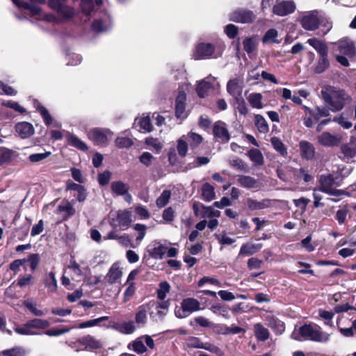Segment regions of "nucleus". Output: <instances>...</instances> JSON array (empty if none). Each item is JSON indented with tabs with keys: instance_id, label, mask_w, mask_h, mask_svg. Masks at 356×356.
<instances>
[{
	"instance_id": "680f3d73",
	"label": "nucleus",
	"mask_w": 356,
	"mask_h": 356,
	"mask_svg": "<svg viewBox=\"0 0 356 356\" xmlns=\"http://www.w3.org/2000/svg\"><path fill=\"white\" fill-rule=\"evenodd\" d=\"M145 144L151 147L156 152H159L163 147L162 143L157 139L149 137L145 139Z\"/></svg>"
},
{
	"instance_id": "f03ea898",
	"label": "nucleus",
	"mask_w": 356,
	"mask_h": 356,
	"mask_svg": "<svg viewBox=\"0 0 356 356\" xmlns=\"http://www.w3.org/2000/svg\"><path fill=\"white\" fill-rule=\"evenodd\" d=\"M321 94L325 104L332 112L341 110L349 99V96L343 90L331 86L323 87Z\"/></svg>"
},
{
	"instance_id": "864d4df0",
	"label": "nucleus",
	"mask_w": 356,
	"mask_h": 356,
	"mask_svg": "<svg viewBox=\"0 0 356 356\" xmlns=\"http://www.w3.org/2000/svg\"><path fill=\"white\" fill-rule=\"evenodd\" d=\"M330 108L326 107L316 106L314 111L313 118L318 121L321 118L327 117L330 115Z\"/></svg>"
},
{
	"instance_id": "79ce46f5",
	"label": "nucleus",
	"mask_w": 356,
	"mask_h": 356,
	"mask_svg": "<svg viewBox=\"0 0 356 356\" xmlns=\"http://www.w3.org/2000/svg\"><path fill=\"white\" fill-rule=\"evenodd\" d=\"M45 286L49 292H55L57 290V281L55 277V274L53 272H50L44 282Z\"/></svg>"
},
{
	"instance_id": "cd10ccee",
	"label": "nucleus",
	"mask_w": 356,
	"mask_h": 356,
	"mask_svg": "<svg viewBox=\"0 0 356 356\" xmlns=\"http://www.w3.org/2000/svg\"><path fill=\"white\" fill-rule=\"evenodd\" d=\"M300 148L301 151L302 156L309 160L312 159L315 153V149L312 144L306 141L302 140L300 142Z\"/></svg>"
},
{
	"instance_id": "39448f33",
	"label": "nucleus",
	"mask_w": 356,
	"mask_h": 356,
	"mask_svg": "<svg viewBox=\"0 0 356 356\" xmlns=\"http://www.w3.org/2000/svg\"><path fill=\"white\" fill-rule=\"evenodd\" d=\"M47 5L50 9L56 12L60 23L71 20L76 15L75 9L61 0H49Z\"/></svg>"
},
{
	"instance_id": "5701e85b",
	"label": "nucleus",
	"mask_w": 356,
	"mask_h": 356,
	"mask_svg": "<svg viewBox=\"0 0 356 356\" xmlns=\"http://www.w3.org/2000/svg\"><path fill=\"white\" fill-rule=\"evenodd\" d=\"M263 247L261 243H247L243 244L239 251V255L250 256L255 254Z\"/></svg>"
},
{
	"instance_id": "a18cd8bd",
	"label": "nucleus",
	"mask_w": 356,
	"mask_h": 356,
	"mask_svg": "<svg viewBox=\"0 0 356 356\" xmlns=\"http://www.w3.org/2000/svg\"><path fill=\"white\" fill-rule=\"evenodd\" d=\"M270 143L273 148L281 155L284 156L286 154V149L280 138L277 137H273L270 139Z\"/></svg>"
},
{
	"instance_id": "0eeeda50",
	"label": "nucleus",
	"mask_w": 356,
	"mask_h": 356,
	"mask_svg": "<svg viewBox=\"0 0 356 356\" xmlns=\"http://www.w3.org/2000/svg\"><path fill=\"white\" fill-rule=\"evenodd\" d=\"M200 309V302L197 300L193 298H187L182 300L181 309L175 310V315L179 318H183Z\"/></svg>"
},
{
	"instance_id": "423d86ee",
	"label": "nucleus",
	"mask_w": 356,
	"mask_h": 356,
	"mask_svg": "<svg viewBox=\"0 0 356 356\" xmlns=\"http://www.w3.org/2000/svg\"><path fill=\"white\" fill-rule=\"evenodd\" d=\"M222 48L211 43L202 42L195 49L193 56L196 60L216 58L222 56Z\"/></svg>"
},
{
	"instance_id": "412c9836",
	"label": "nucleus",
	"mask_w": 356,
	"mask_h": 356,
	"mask_svg": "<svg viewBox=\"0 0 356 356\" xmlns=\"http://www.w3.org/2000/svg\"><path fill=\"white\" fill-rule=\"evenodd\" d=\"M17 155L15 151L8 149L6 147H0V167H3L8 164H9L13 157Z\"/></svg>"
},
{
	"instance_id": "dca6fc26",
	"label": "nucleus",
	"mask_w": 356,
	"mask_h": 356,
	"mask_svg": "<svg viewBox=\"0 0 356 356\" xmlns=\"http://www.w3.org/2000/svg\"><path fill=\"white\" fill-rule=\"evenodd\" d=\"M122 276V271L118 264H113L106 276L107 282L111 284H115L120 282Z\"/></svg>"
},
{
	"instance_id": "f257e3e1",
	"label": "nucleus",
	"mask_w": 356,
	"mask_h": 356,
	"mask_svg": "<svg viewBox=\"0 0 356 356\" xmlns=\"http://www.w3.org/2000/svg\"><path fill=\"white\" fill-rule=\"evenodd\" d=\"M331 333L323 330L316 323H308L293 331L292 338L298 341H311L326 344L330 341Z\"/></svg>"
},
{
	"instance_id": "e2e57ef3",
	"label": "nucleus",
	"mask_w": 356,
	"mask_h": 356,
	"mask_svg": "<svg viewBox=\"0 0 356 356\" xmlns=\"http://www.w3.org/2000/svg\"><path fill=\"white\" fill-rule=\"evenodd\" d=\"M245 330L241 327L232 325V326H226L224 325L222 329V334H236L240 332L245 333Z\"/></svg>"
},
{
	"instance_id": "de8ad7c7",
	"label": "nucleus",
	"mask_w": 356,
	"mask_h": 356,
	"mask_svg": "<svg viewBox=\"0 0 356 356\" xmlns=\"http://www.w3.org/2000/svg\"><path fill=\"white\" fill-rule=\"evenodd\" d=\"M147 321V309L146 307L143 305L138 308V311L136 314V322L140 325H144Z\"/></svg>"
},
{
	"instance_id": "7c9ffc66",
	"label": "nucleus",
	"mask_w": 356,
	"mask_h": 356,
	"mask_svg": "<svg viewBox=\"0 0 356 356\" xmlns=\"http://www.w3.org/2000/svg\"><path fill=\"white\" fill-rule=\"evenodd\" d=\"M229 165L234 168V170L243 172H249V167L247 163H245L242 159L234 157L232 159H229L228 161Z\"/></svg>"
},
{
	"instance_id": "c9c22d12",
	"label": "nucleus",
	"mask_w": 356,
	"mask_h": 356,
	"mask_svg": "<svg viewBox=\"0 0 356 356\" xmlns=\"http://www.w3.org/2000/svg\"><path fill=\"white\" fill-rule=\"evenodd\" d=\"M13 1L17 6L29 10L32 15H38L42 13L41 8L38 6L32 5L28 2L19 1V0H13Z\"/></svg>"
},
{
	"instance_id": "09e8293b",
	"label": "nucleus",
	"mask_w": 356,
	"mask_h": 356,
	"mask_svg": "<svg viewBox=\"0 0 356 356\" xmlns=\"http://www.w3.org/2000/svg\"><path fill=\"white\" fill-rule=\"evenodd\" d=\"M23 304L33 315L36 316H43L45 314L44 311L37 309L35 303L32 300H26Z\"/></svg>"
},
{
	"instance_id": "58836bf2",
	"label": "nucleus",
	"mask_w": 356,
	"mask_h": 356,
	"mask_svg": "<svg viewBox=\"0 0 356 356\" xmlns=\"http://www.w3.org/2000/svg\"><path fill=\"white\" fill-rule=\"evenodd\" d=\"M111 189L113 193L116 195H123L128 192V186L121 181H113L111 184Z\"/></svg>"
},
{
	"instance_id": "5fc2aeb1",
	"label": "nucleus",
	"mask_w": 356,
	"mask_h": 356,
	"mask_svg": "<svg viewBox=\"0 0 356 356\" xmlns=\"http://www.w3.org/2000/svg\"><path fill=\"white\" fill-rule=\"evenodd\" d=\"M318 315L320 318L325 320V325L328 326H332V318L334 316V313L332 311H326L324 309L318 310Z\"/></svg>"
},
{
	"instance_id": "473e14b6",
	"label": "nucleus",
	"mask_w": 356,
	"mask_h": 356,
	"mask_svg": "<svg viewBox=\"0 0 356 356\" xmlns=\"http://www.w3.org/2000/svg\"><path fill=\"white\" fill-rule=\"evenodd\" d=\"M247 99L252 108L257 109H261L264 108V104L262 103L263 96L261 93H251L247 97Z\"/></svg>"
},
{
	"instance_id": "a211bd4d",
	"label": "nucleus",
	"mask_w": 356,
	"mask_h": 356,
	"mask_svg": "<svg viewBox=\"0 0 356 356\" xmlns=\"http://www.w3.org/2000/svg\"><path fill=\"white\" fill-rule=\"evenodd\" d=\"M15 129L22 138H27L34 134L33 125L26 122L17 123L15 126Z\"/></svg>"
},
{
	"instance_id": "338daca9",
	"label": "nucleus",
	"mask_w": 356,
	"mask_h": 356,
	"mask_svg": "<svg viewBox=\"0 0 356 356\" xmlns=\"http://www.w3.org/2000/svg\"><path fill=\"white\" fill-rule=\"evenodd\" d=\"M37 109L40 113L41 115L42 116L44 121L47 125H49L52 122V118L49 113L48 111L42 105L38 104L37 106Z\"/></svg>"
},
{
	"instance_id": "4c0bfd02",
	"label": "nucleus",
	"mask_w": 356,
	"mask_h": 356,
	"mask_svg": "<svg viewBox=\"0 0 356 356\" xmlns=\"http://www.w3.org/2000/svg\"><path fill=\"white\" fill-rule=\"evenodd\" d=\"M254 334L259 341H264L269 337V332L267 328L260 323H257L254 326Z\"/></svg>"
},
{
	"instance_id": "f8f14e48",
	"label": "nucleus",
	"mask_w": 356,
	"mask_h": 356,
	"mask_svg": "<svg viewBox=\"0 0 356 356\" xmlns=\"http://www.w3.org/2000/svg\"><path fill=\"white\" fill-rule=\"evenodd\" d=\"M318 142L325 147L337 146L341 143V137L339 134H331L324 131L317 137Z\"/></svg>"
},
{
	"instance_id": "052dcab7",
	"label": "nucleus",
	"mask_w": 356,
	"mask_h": 356,
	"mask_svg": "<svg viewBox=\"0 0 356 356\" xmlns=\"http://www.w3.org/2000/svg\"><path fill=\"white\" fill-rule=\"evenodd\" d=\"M72 328V327L52 328L47 330L44 333L49 337H58L69 332Z\"/></svg>"
},
{
	"instance_id": "72a5a7b5",
	"label": "nucleus",
	"mask_w": 356,
	"mask_h": 356,
	"mask_svg": "<svg viewBox=\"0 0 356 356\" xmlns=\"http://www.w3.org/2000/svg\"><path fill=\"white\" fill-rule=\"evenodd\" d=\"M227 90L233 97L240 95L241 93V88L239 85V79L236 78L229 80L227 85Z\"/></svg>"
},
{
	"instance_id": "ea45409f",
	"label": "nucleus",
	"mask_w": 356,
	"mask_h": 356,
	"mask_svg": "<svg viewBox=\"0 0 356 356\" xmlns=\"http://www.w3.org/2000/svg\"><path fill=\"white\" fill-rule=\"evenodd\" d=\"M132 347L134 352L138 354H143L147 351V347L145 346L144 338L142 336L138 337L131 343L129 345V348Z\"/></svg>"
},
{
	"instance_id": "c03bdc74",
	"label": "nucleus",
	"mask_w": 356,
	"mask_h": 356,
	"mask_svg": "<svg viewBox=\"0 0 356 356\" xmlns=\"http://www.w3.org/2000/svg\"><path fill=\"white\" fill-rule=\"evenodd\" d=\"M243 49L248 54L254 52L257 46V40L254 38H245L243 42Z\"/></svg>"
},
{
	"instance_id": "2eb2a0df",
	"label": "nucleus",
	"mask_w": 356,
	"mask_h": 356,
	"mask_svg": "<svg viewBox=\"0 0 356 356\" xmlns=\"http://www.w3.org/2000/svg\"><path fill=\"white\" fill-rule=\"evenodd\" d=\"M168 247L165 243H162L161 241H154L149 245V254L156 259H161L166 254Z\"/></svg>"
},
{
	"instance_id": "37998d69",
	"label": "nucleus",
	"mask_w": 356,
	"mask_h": 356,
	"mask_svg": "<svg viewBox=\"0 0 356 356\" xmlns=\"http://www.w3.org/2000/svg\"><path fill=\"white\" fill-rule=\"evenodd\" d=\"M330 65L327 56H320L316 65L314 67V72L318 74L323 72Z\"/></svg>"
},
{
	"instance_id": "1a4fd4ad",
	"label": "nucleus",
	"mask_w": 356,
	"mask_h": 356,
	"mask_svg": "<svg viewBox=\"0 0 356 356\" xmlns=\"http://www.w3.org/2000/svg\"><path fill=\"white\" fill-rule=\"evenodd\" d=\"M332 44L334 54H344L350 58L355 54V45L353 41L348 38L340 40Z\"/></svg>"
},
{
	"instance_id": "3c124183",
	"label": "nucleus",
	"mask_w": 356,
	"mask_h": 356,
	"mask_svg": "<svg viewBox=\"0 0 356 356\" xmlns=\"http://www.w3.org/2000/svg\"><path fill=\"white\" fill-rule=\"evenodd\" d=\"M171 197V192L168 190H165L162 192L161 195L156 200L157 207L161 208L165 207Z\"/></svg>"
},
{
	"instance_id": "a19ab883",
	"label": "nucleus",
	"mask_w": 356,
	"mask_h": 356,
	"mask_svg": "<svg viewBox=\"0 0 356 356\" xmlns=\"http://www.w3.org/2000/svg\"><path fill=\"white\" fill-rule=\"evenodd\" d=\"M248 155L250 159L257 165H261L264 163V156L261 152L257 149H251Z\"/></svg>"
},
{
	"instance_id": "b1692460",
	"label": "nucleus",
	"mask_w": 356,
	"mask_h": 356,
	"mask_svg": "<svg viewBox=\"0 0 356 356\" xmlns=\"http://www.w3.org/2000/svg\"><path fill=\"white\" fill-rule=\"evenodd\" d=\"M301 24L305 29L313 31L318 27V19L315 15L309 14L302 18Z\"/></svg>"
},
{
	"instance_id": "603ef678",
	"label": "nucleus",
	"mask_w": 356,
	"mask_h": 356,
	"mask_svg": "<svg viewBox=\"0 0 356 356\" xmlns=\"http://www.w3.org/2000/svg\"><path fill=\"white\" fill-rule=\"evenodd\" d=\"M277 35L278 33L277 30L274 29H269L264 36L263 42L264 43H280V41L277 40Z\"/></svg>"
},
{
	"instance_id": "e433bc0d",
	"label": "nucleus",
	"mask_w": 356,
	"mask_h": 356,
	"mask_svg": "<svg viewBox=\"0 0 356 356\" xmlns=\"http://www.w3.org/2000/svg\"><path fill=\"white\" fill-rule=\"evenodd\" d=\"M255 126L260 133L266 134L269 130V127L266 119L259 114H257L254 117Z\"/></svg>"
},
{
	"instance_id": "6e6d98bb",
	"label": "nucleus",
	"mask_w": 356,
	"mask_h": 356,
	"mask_svg": "<svg viewBox=\"0 0 356 356\" xmlns=\"http://www.w3.org/2000/svg\"><path fill=\"white\" fill-rule=\"evenodd\" d=\"M58 211L60 213L63 211L66 213V216L64 217L65 220L67 219L69 217L73 216L75 213V209L70 202L59 205L58 207Z\"/></svg>"
},
{
	"instance_id": "aec40b11",
	"label": "nucleus",
	"mask_w": 356,
	"mask_h": 356,
	"mask_svg": "<svg viewBox=\"0 0 356 356\" xmlns=\"http://www.w3.org/2000/svg\"><path fill=\"white\" fill-rule=\"evenodd\" d=\"M78 342L85 346L86 350H92L102 346L101 342L90 335H87L78 340Z\"/></svg>"
},
{
	"instance_id": "c756f323",
	"label": "nucleus",
	"mask_w": 356,
	"mask_h": 356,
	"mask_svg": "<svg viewBox=\"0 0 356 356\" xmlns=\"http://www.w3.org/2000/svg\"><path fill=\"white\" fill-rule=\"evenodd\" d=\"M113 327L118 332L125 334H132L136 330V326L134 321L115 323Z\"/></svg>"
},
{
	"instance_id": "774afa93",
	"label": "nucleus",
	"mask_w": 356,
	"mask_h": 356,
	"mask_svg": "<svg viewBox=\"0 0 356 356\" xmlns=\"http://www.w3.org/2000/svg\"><path fill=\"white\" fill-rule=\"evenodd\" d=\"M210 310L216 314L221 315L226 318H228V312L227 309L225 307L220 305H212L210 308Z\"/></svg>"
},
{
	"instance_id": "393cba45",
	"label": "nucleus",
	"mask_w": 356,
	"mask_h": 356,
	"mask_svg": "<svg viewBox=\"0 0 356 356\" xmlns=\"http://www.w3.org/2000/svg\"><path fill=\"white\" fill-rule=\"evenodd\" d=\"M245 204L251 211L261 210L268 208L270 206V200L266 199L258 201L252 198H248Z\"/></svg>"
},
{
	"instance_id": "9d476101",
	"label": "nucleus",
	"mask_w": 356,
	"mask_h": 356,
	"mask_svg": "<svg viewBox=\"0 0 356 356\" xmlns=\"http://www.w3.org/2000/svg\"><path fill=\"white\" fill-rule=\"evenodd\" d=\"M213 133L215 138L222 143H227L230 140V134L227 125L222 121H217L214 123Z\"/></svg>"
},
{
	"instance_id": "49530a36",
	"label": "nucleus",
	"mask_w": 356,
	"mask_h": 356,
	"mask_svg": "<svg viewBox=\"0 0 356 356\" xmlns=\"http://www.w3.org/2000/svg\"><path fill=\"white\" fill-rule=\"evenodd\" d=\"M185 138L192 147H195L198 146L202 142L203 140L202 137L200 134H197L194 132L188 133L187 136H185Z\"/></svg>"
},
{
	"instance_id": "4d7b16f0",
	"label": "nucleus",
	"mask_w": 356,
	"mask_h": 356,
	"mask_svg": "<svg viewBox=\"0 0 356 356\" xmlns=\"http://www.w3.org/2000/svg\"><path fill=\"white\" fill-rule=\"evenodd\" d=\"M138 124L140 131L144 133L150 132L152 130L150 118L148 116L140 119Z\"/></svg>"
},
{
	"instance_id": "bb28decb",
	"label": "nucleus",
	"mask_w": 356,
	"mask_h": 356,
	"mask_svg": "<svg viewBox=\"0 0 356 356\" xmlns=\"http://www.w3.org/2000/svg\"><path fill=\"white\" fill-rule=\"evenodd\" d=\"M307 42L312 46L320 56H327V47L323 41L314 38L308 39Z\"/></svg>"
},
{
	"instance_id": "2f4dec72",
	"label": "nucleus",
	"mask_w": 356,
	"mask_h": 356,
	"mask_svg": "<svg viewBox=\"0 0 356 356\" xmlns=\"http://www.w3.org/2000/svg\"><path fill=\"white\" fill-rule=\"evenodd\" d=\"M67 140L71 146L81 151L88 150L87 145L75 135L69 133L67 136Z\"/></svg>"
},
{
	"instance_id": "f3484780",
	"label": "nucleus",
	"mask_w": 356,
	"mask_h": 356,
	"mask_svg": "<svg viewBox=\"0 0 356 356\" xmlns=\"http://www.w3.org/2000/svg\"><path fill=\"white\" fill-rule=\"evenodd\" d=\"M186 99V94L184 92H179L175 102V113L177 118H185L187 115L185 111Z\"/></svg>"
},
{
	"instance_id": "4be33fe9",
	"label": "nucleus",
	"mask_w": 356,
	"mask_h": 356,
	"mask_svg": "<svg viewBox=\"0 0 356 356\" xmlns=\"http://www.w3.org/2000/svg\"><path fill=\"white\" fill-rule=\"evenodd\" d=\"M213 82H214V78L207 77L205 79L199 82L197 87V92L200 97H204L208 91L212 88Z\"/></svg>"
},
{
	"instance_id": "0e129e2a",
	"label": "nucleus",
	"mask_w": 356,
	"mask_h": 356,
	"mask_svg": "<svg viewBox=\"0 0 356 356\" xmlns=\"http://www.w3.org/2000/svg\"><path fill=\"white\" fill-rule=\"evenodd\" d=\"M170 291V284L167 282H163L159 284V288L157 290L158 298L160 300H163L166 294Z\"/></svg>"
},
{
	"instance_id": "8fccbe9b",
	"label": "nucleus",
	"mask_w": 356,
	"mask_h": 356,
	"mask_svg": "<svg viewBox=\"0 0 356 356\" xmlns=\"http://www.w3.org/2000/svg\"><path fill=\"white\" fill-rule=\"evenodd\" d=\"M23 304L33 315L36 316H43L45 314L44 311L37 309L35 303L32 300H26Z\"/></svg>"
},
{
	"instance_id": "13d9d810",
	"label": "nucleus",
	"mask_w": 356,
	"mask_h": 356,
	"mask_svg": "<svg viewBox=\"0 0 356 356\" xmlns=\"http://www.w3.org/2000/svg\"><path fill=\"white\" fill-rule=\"evenodd\" d=\"M80 6L82 12L89 15L94 10L93 0H81Z\"/></svg>"
},
{
	"instance_id": "bf43d9fd",
	"label": "nucleus",
	"mask_w": 356,
	"mask_h": 356,
	"mask_svg": "<svg viewBox=\"0 0 356 356\" xmlns=\"http://www.w3.org/2000/svg\"><path fill=\"white\" fill-rule=\"evenodd\" d=\"M51 152H44L42 153H35L29 155V160L31 163H39L47 159L51 155Z\"/></svg>"
},
{
	"instance_id": "9b49d317",
	"label": "nucleus",
	"mask_w": 356,
	"mask_h": 356,
	"mask_svg": "<svg viewBox=\"0 0 356 356\" xmlns=\"http://www.w3.org/2000/svg\"><path fill=\"white\" fill-rule=\"evenodd\" d=\"M254 13L249 10L238 9L230 15V19L238 23H251L255 19Z\"/></svg>"
},
{
	"instance_id": "69168bd1",
	"label": "nucleus",
	"mask_w": 356,
	"mask_h": 356,
	"mask_svg": "<svg viewBox=\"0 0 356 356\" xmlns=\"http://www.w3.org/2000/svg\"><path fill=\"white\" fill-rule=\"evenodd\" d=\"M185 136H183L177 142V151L180 156H186L188 151V144L184 139Z\"/></svg>"
},
{
	"instance_id": "20e7f679",
	"label": "nucleus",
	"mask_w": 356,
	"mask_h": 356,
	"mask_svg": "<svg viewBox=\"0 0 356 356\" xmlns=\"http://www.w3.org/2000/svg\"><path fill=\"white\" fill-rule=\"evenodd\" d=\"M50 323L47 320L33 318L26 321L20 326L14 327L15 332L20 335H38L35 330H45L49 327Z\"/></svg>"
},
{
	"instance_id": "a878e982",
	"label": "nucleus",
	"mask_w": 356,
	"mask_h": 356,
	"mask_svg": "<svg viewBox=\"0 0 356 356\" xmlns=\"http://www.w3.org/2000/svg\"><path fill=\"white\" fill-rule=\"evenodd\" d=\"M266 321L267 325L274 330L277 334H282L284 331V323L273 316H267Z\"/></svg>"
},
{
	"instance_id": "f704fd0d",
	"label": "nucleus",
	"mask_w": 356,
	"mask_h": 356,
	"mask_svg": "<svg viewBox=\"0 0 356 356\" xmlns=\"http://www.w3.org/2000/svg\"><path fill=\"white\" fill-rule=\"evenodd\" d=\"M202 196L204 200L211 202L216 197L214 188L209 183H205L202 186Z\"/></svg>"
},
{
	"instance_id": "ddd939ff",
	"label": "nucleus",
	"mask_w": 356,
	"mask_h": 356,
	"mask_svg": "<svg viewBox=\"0 0 356 356\" xmlns=\"http://www.w3.org/2000/svg\"><path fill=\"white\" fill-rule=\"evenodd\" d=\"M295 8L296 6L293 1H284L276 3L273 8V13L278 16H285L292 13Z\"/></svg>"
},
{
	"instance_id": "c85d7f7f",
	"label": "nucleus",
	"mask_w": 356,
	"mask_h": 356,
	"mask_svg": "<svg viewBox=\"0 0 356 356\" xmlns=\"http://www.w3.org/2000/svg\"><path fill=\"white\" fill-rule=\"evenodd\" d=\"M341 152L345 158L352 159L356 156V140L351 138L350 142L341 147Z\"/></svg>"
},
{
	"instance_id": "4468645a",
	"label": "nucleus",
	"mask_w": 356,
	"mask_h": 356,
	"mask_svg": "<svg viewBox=\"0 0 356 356\" xmlns=\"http://www.w3.org/2000/svg\"><path fill=\"white\" fill-rule=\"evenodd\" d=\"M236 180L238 185L246 189H258L260 188V181L249 175H238Z\"/></svg>"
},
{
	"instance_id": "6e6552de",
	"label": "nucleus",
	"mask_w": 356,
	"mask_h": 356,
	"mask_svg": "<svg viewBox=\"0 0 356 356\" xmlns=\"http://www.w3.org/2000/svg\"><path fill=\"white\" fill-rule=\"evenodd\" d=\"M113 133L107 129L95 128L91 129L88 136L97 145H106Z\"/></svg>"
},
{
	"instance_id": "6ab92c4d",
	"label": "nucleus",
	"mask_w": 356,
	"mask_h": 356,
	"mask_svg": "<svg viewBox=\"0 0 356 356\" xmlns=\"http://www.w3.org/2000/svg\"><path fill=\"white\" fill-rule=\"evenodd\" d=\"M115 221L117 222L116 226H118L121 229L124 230L129 227L132 221L131 212L126 210L119 211Z\"/></svg>"
},
{
	"instance_id": "7ed1b4c3",
	"label": "nucleus",
	"mask_w": 356,
	"mask_h": 356,
	"mask_svg": "<svg viewBox=\"0 0 356 356\" xmlns=\"http://www.w3.org/2000/svg\"><path fill=\"white\" fill-rule=\"evenodd\" d=\"M341 177L339 173L321 175L318 179L317 186L320 191L334 197H341L348 193L342 190L335 188L341 184Z\"/></svg>"
}]
</instances>
